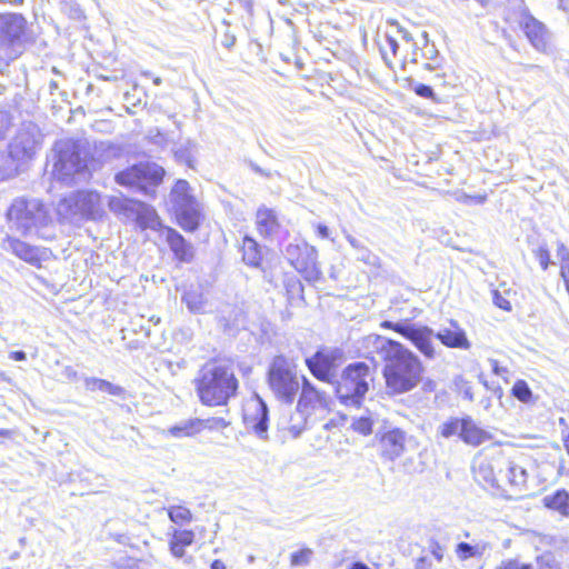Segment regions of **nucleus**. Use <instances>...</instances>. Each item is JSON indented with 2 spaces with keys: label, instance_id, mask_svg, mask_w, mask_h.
Returning <instances> with one entry per match:
<instances>
[{
  "label": "nucleus",
  "instance_id": "nucleus-7",
  "mask_svg": "<svg viewBox=\"0 0 569 569\" xmlns=\"http://www.w3.org/2000/svg\"><path fill=\"white\" fill-rule=\"evenodd\" d=\"M57 212L62 219L70 221L80 218L98 219L103 214V204L99 193L79 191L61 199Z\"/></svg>",
  "mask_w": 569,
  "mask_h": 569
},
{
  "label": "nucleus",
  "instance_id": "nucleus-1",
  "mask_svg": "<svg viewBox=\"0 0 569 569\" xmlns=\"http://www.w3.org/2000/svg\"><path fill=\"white\" fill-rule=\"evenodd\" d=\"M363 343L367 348H373L385 361L383 378L388 393H407L421 382L422 363L402 343L379 335L367 336Z\"/></svg>",
  "mask_w": 569,
  "mask_h": 569
},
{
  "label": "nucleus",
  "instance_id": "nucleus-62",
  "mask_svg": "<svg viewBox=\"0 0 569 569\" xmlns=\"http://www.w3.org/2000/svg\"><path fill=\"white\" fill-rule=\"evenodd\" d=\"M436 389V382L433 380H427L423 383L425 391H433Z\"/></svg>",
  "mask_w": 569,
  "mask_h": 569
},
{
  "label": "nucleus",
  "instance_id": "nucleus-14",
  "mask_svg": "<svg viewBox=\"0 0 569 569\" xmlns=\"http://www.w3.org/2000/svg\"><path fill=\"white\" fill-rule=\"evenodd\" d=\"M301 393L297 408L308 416L318 411H326L329 408V397L326 392L318 390L306 377H302Z\"/></svg>",
  "mask_w": 569,
  "mask_h": 569
},
{
  "label": "nucleus",
  "instance_id": "nucleus-45",
  "mask_svg": "<svg viewBox=\"0 0 569 569\" xmlns=\"http://www.w3.org/2000/svg\"><path fill=\"white\" fill-rule=\"evenodd\" d=\"M312 551L310 549H302L291 555V565L296 567L306 566L310 562Z\"/></svg>",
  "mask_w": 569,
  "mask_h": 569
},
{
  "label": "nucleus",
  "instance_id": "nucleus-29",
  "mask_svg": "<svg viewBox=\"0 0 569 569\" xmlns=\"http://www.w3.org/2000/svg\"><path fill=\"white\" fill-rule=\"evenodd\" d=\"M172 210L197 202L196 198L190 193V186L186 180H179L174 184L170 193Z\"/></svg>",
  "mask_w": 569,
  "mask_h": 569
},
{
  "label": "nucleus",
  "instance_id": "nucleus-5",
  "mask_svg": "<svg viewBox=\"0 0 569 569\" xmlns=\"http://www.w3.org/2000/svg\"><path fill=\"white\" fill-rule=\"evenodd\" d=\"M268 383L273 396L291 405L301 387L296 366L284 357H276L269 368Z\"/></svg>",
  "mask_w": 569,
  "mask_h": 569
},
{
  "label": "nucleus",
  "instance_id": "nucleus-43",
  "mask_svg": "<svg viewBox=\"0 0 569 569\" xmlns=\"http://www.w3.org/2000/svg\"><path fill=\"white\" fill-rule=\"evenodd\" d=\"M227 426L228 422L221 417L200 419L199 433L203 430H222Z\"/></svg>",
  "mask_w": 569,
  "mask_h": 569
},
{
  "label": "nucleus",
  "instance_id": "nucleus-41",
  "mask_svg": "<svg viewBox=\"0 0 569 569\" xmlns=\"http://www.w3.org/2000/svg\"><path fill=\"white\" fill-rule=\"evenodd\" d=\"M170 520L177 525L190 522L192 519L191 511L184 506H171L168 508Z\"/></svg>",
  "mask_w": 569,
  "mask_h": 569
},
{
  "label": "nucleus",
  "instance_id": "nucleus-30",
  "mask_svg": "<svg viewBox=\"0 0 569 569\" xmlns=\"http://www.w3.org/2000/svg\"><path fill=\"white\" fill-rule=\"evenodd\" d=\"M379 48L383 60L390 64L391 58L397 56L399 49V39L390 28V24H388L386 32L379 40Z\"/></svg>",
  "mask_w": 569,
  "mask_h": 569
},
{
  "label": "nucleus",
  "instance_id": "nucleus-51",
  "mask_svg": "<svg viewBox=\"0 0 569 569\" xmlns=\"http://www.w3.org/2000/svg\"><path fill=\"white\" fill-rule=\"evenodd\" d=\"M457 200L462 203H466V204H469V203L482 204L486 202L487 196L486 194L469 196V194L462 193L457 198Z\"/></svg>",
  "mask_w": 569,
  "mask_h": 569
},
{
  "label": "nucleus",
  "instance_id": "nucleus-9",
  "mask_svg": "<svg viewBox=\"0 0 569 569\" xmlns=\"http://www.w3.org/2000/svg\"><path fill=\"white\" fill-rule=\"evenodd\" d=\"M57 159L53 163L52 174L62 182H70L76 176H81L86 167L71 141H60L56 146Z\"/></svg>",
  "mask_w": 569,
  "mask_h": 569
},
{
  "label": "nucleus",
  "instance_id": "nucleus-37",
  "mask_svg": "<svg viewBox=\"0 0 569 569\" xmlns=\"http://www.w3.org/2000/svg\"><path fill=\"white\" fill-rule=\"evenodd\" d=\"M9 248L20 259L34 263L39 260L38 249L18 239H9Z\"/></svg>",
  "mask_w": 569,
  "mask_h": 569
},
{
  "label": "nucleus",
  "instance_id": "nucleus-4",
  "mask_svg": "<svg viewBox=\"0 0 569 569\" xmlns=\"http://www.w3.org/2000/svg\"><path fill=\"white\" fill-rule=\"evenodd\" d=\"M372 380L370 367L363 362L349 365L337 382L336 392L346 406H360Z\"/></svg>",
  "mask_w": 569,
  "mask_h": 569
},
{
  "label": "nucleus",
  "instance_id": "nucleus-35",
  "mask_svg": "<svg viewBox=\"0 0 569 569\" xmlns=\"http://www.w3.org/2000/svg\"><path fill=\"white\" fill-rule=\"evenodd\" d=\"M187 308L193 313H203L207 311L208 299L201 289L189 290L182 297Z\"/></svg>",
  "mask_w": 569,
  "mask_h": 569
},
{
  "label": "nucleus",
  "instance_id": "nucleus-15",
  "mask_svg": "<svg viewBox=\"0 0 569 569\" xmlns=\"http://www.w3.org/2000/svg\"><path fill=\"white\" fill-rule=\"evenodd\" d=\"M336 352L321 350L306 359V365L311 373L325 382H333L337 376Z\"/></svg>",
  "mask_w": 569,
  "mask_h": 569
},
{
  "label": "nucleus",
  "instance_id": "nucleus-34",
  "mask_svg": "<svg viewBox=\"0 0 569 569\" xmlns=\"http://www.w3.org/2000/svg\"><path fill=\"white\" fill-rule=\"evenodd\" d=\"M347 241L350 243V246L356 250V258L357 260L363 262L367 266L370 267H379L380 266V259L377 254L371 252L366 246H363L358 239L355 237L348 234Z\"/></svg>",
  "mask_w": 569,
  "mask_h": 569
},
{
  "label": "nucleus",
  "instance_id": "nucleus-47",
  "mask_svg": "<svg viewBox=\"0 0 569 569\" xmlns=\"http://www.w3.org/2000/svg\"><path fill=\"white\" fill-rule=\"evenodd\" d=\"M409 326H410V322H408V321L392 322V321L386 320L380 323L381 328L393 330V331L398 332L399 335H401L402 337H405V331H408Z\"/></svg>",
  "mask_w": 569,
  "mask_h": 569
},
{
  "label": "nucleus",
  "instance_id": "nucleus-55",
  "mask_svg": "<svg viewBox=\"0 0 569 569\" xmlns=\"http://www.w3.org/2000/svg\"><path fill=\"white\" fill-rule=\"evenodd\" d=\"M431 556L438 561H442L445 556V549L437 542L431 545Z\"/></svg>",
  "mask_w": 569,
  "mask_h": 569
},
{
  "label": "nucleus",
  "instance_id": "nucleus-36",
  "mask_svg": "<svg viewBox=\"0 0 569 569\" xmlns=\"http://www.w3.org/2000/svg\"><path fill=\"white\" fill-rule=\"evenodd\" d=\"M242 259L251 267H259L262 256L259 244L250 237H244L242 241Z\"/></svg>",
  "mask_w": 569,
  "mask_h": 569
},
{
  "label": "nucleus",
  "instance_id": "nucleus-54",
  "mask_svg": "<svg viewBox=\"0 0 569 569\" xmlns=\"http://www.w3.org/2000/svg\"><path fill=\"white\" fill-rule=\"evenodd\" d=\"M416 93L422 98H433V90L426 84H419L415 89Z\"/></svg>",
  "mask_w": 569,
  "mask_h": 569
},
{
  "label": "nucleus",
  "instance_id": "nucleus-18",
  "mask_svg": "<svg viewBox=\"0 0 569 569\" xmlns=\"http://www.w3.org/2000/svg\"><path fill=\"white\" fill-rule=\"evenodd\" d=\"M406 447V433L401 429L395 428L385 432L380 438L381 455L388 460L399 458Z\"/></svg>",
  "mask_w": 569,
  "mask_h": 569
},
{
  "label": "nucleus",
  "instance_id": "nucleus-8",
  "mask_svg": "<svg viewBox=\"0 0 569 569\" xmlns=\"http://www.w3.org/2000/svg\"><path fill=\"white\" fill-rule=\"evenodd\" d=\"M163 176L162 167L153 162H141L117 173L116 181L121 186L137 187L148 193V188L160 183Z\"/></svg>",
  "mask_w": 569,
  "mask_h": 569
},
{
  "label": "nucleus",
  "instance_id": "nucleus-26",
  "mask_svg": "<svg viewBox=\"0 0 569 569\" xmlns=\"http://www.w3.org/2000/svg\"><path fill=\"white\" fill-rule=\"evenodd\" d=\"M256 223L258 231L262 236H272L279 229L277 214L273 210L261 207L257 211Z\"/></svg>",
  "mask_w": 569,
  "mask_h": 569
},
{
  "label": "nucleus",
  "instance_id": "nucleus-33",
  "mask_svg": "<svg viewBox=\"0 0 569 569\" xmlns=\"http://www.w3.org/2000/svg\"><path fill=\"white\" fill-rule=\"evenodd\" d=\"M200 419L192 418L170 427L167 433L173 438L193 437L199 433Z\"/></svg>",
  "mask_w": 569,
  "mask_h": 569
},
{
  "label": "nucleus",
  "instance_id": "nucleus-22",
  "mask_svg": "<svg viewBox=\"0 0 569 569\" xmlns=\"http://www.w3.org/2000/svg\"><path fill=\"white\" fill-rule=\"evenodd\" d=\"M163 230L166 232V240L176 258L180 261H190L192 258V247L174 229L166 227Z\"/></svg>",
  "mask_w": 569,
  "mask_h": 569
},
{
  "label": "nucleus",
  "instance_id": "nucleus-23",
  "mask_svg": "<svg viewBox=\"0 0 569 569\" xmlns=\"http://www.w3.org/2000/svg\"><path fill=\"white\" fill-rule=\"evenodd\" d=\"M491 550V545L485 540H477L472 543L459 542L456 546L455 553L459 561H467L469 559H481L488 551Z\"/></svg>",
  "mask_w": 569,
  "mask_h": 569
},
{
  "label": "nucleus",
  "instance_id": "nucleus-52",
  "mask_svg": "<svg viewBox=\"0 0 569 569\" xmlns=\"http://www.w3.org/2000/svg\"><path fill=\"white\" fill-rule=\"evenodd\" d=\"M557 258L560 260V267L569 264V249L561 242L557 247Z\"/></svg>",
  "mask_w": 569,
  "mask_h": 569
},
{
  "label": "nucleus",
  "instance_id": "nucleus-48",
  "mask_svg": "<svg viewBox=\"0 0 569 569\" xmlns=\"http://www.w3.org/2000/svg\"><path fill=\"white\" fill-rule=\"evenodd\" d=\"M535 256H536L537 260L539 261L540 267L543 270H547L549 264L551 263L548 249L546 247L541 246L537 250H535Z\"/></svg>",
  "mask_w": 569,
  "mask_h": 569
},
{
  "label": "nucleus",
  "instance_id": "nucleus-42",
  "mask_svg": "<svg viewBox=\"0 0 569 569\" xmlns=\"http://www.w3.org/2000/svg\"><path fill=\"white\" fill-rule=\"evenodd\" d=\"M512 395L523 403H529L533 399L532 391L525 380H518L515 382L512 387Z\"/></svg>",
  "mask_w": 569,
  "mask_h": 569
},
{
  "label": "nucleus",
  "instance_id": "nucleus-12",
  "mask_svg": "<svg viewBox=\"0 0 569 569\" xmlns=\"http://www.w3.org/2000/svg\"><path fill=\"white\" fill-rule=\"evenodd\" d=\"M501 458L502 455L477 457L472 466L476 481L485 488H502L500 477Z\"/></svg>",
  "mask_w": 569,
  "mask_h": 569
},
{
  "label": "nucleus",
  "instance_id": "nucleus-44",
  "mask_svg": "<svg viewBox=\"0 0 569 569\" xmlns=\"http://www.w3.org/2000/svg\"><path fill=\"white\" fill-rule=\"evenodd\" d=\"M352 428L363 436L370 435L372 431V420L369 417H360L355 419Z\"/></svg>",
  "mask_w": 569,
  "mask_h": 569
},
{
  "label": "nucleus",
  "instance_id": "nucleus-31",
  "mask_svg": "<svg viewBox=\"0 0 569 569\" xmlns=\"http://www.w3.org/2000/svg\"><path fill=\"white\" fill-rule=\"evenodd\" d=\"M194 533L191 530H174L170 540V551L173 557L182 558L184 556V547L192 545Z\"/></svg>",
  "mask_w": 569,
  "mask_h": 569
},
{
  "label": "nucleus",
  "instance_id": "nucleus-64",
  "mask_svg": "<svg viewBox=\"0 0 569 569\" xmlns=\"http://www.w3.org/2000/svg\"><path fill=\"white\" fill-rule=\"evenodd\" d=\"M349 569H370V568L362 562H355L351 565V567Z\"/></svg>",
  "mask_w": 569,
  "mask_h": 569
},
{
  "label": "nucleus",
  "instance_id": "nucleus-10",
  "mask_svg": "<svg viewBox=\"0 0 569 569\" xmlns=\"http://www.w3.org/2000/svg\"><path fill=\"white\" fill-rule=\"evenodd\" d=\"M288 259L295 269L300 272L309 282H315L321 277L318 266V251L308 243L289 244L286 249Z\"/></svg>",
  "mask_w": 569,
  "mask_h": 569
},
{
  "label": "nucleus",
  "instance_id": "nucleus-28",
  "mask_svg": "<svg viewBox=\"0 0 569 569\" xmlns=\"http://www.w3.org/2000/svg\"><path fill=\"white\" fill-rule=\"evenodd\" d=\"M546 508L560 513L563 517H569V492L565 489H559L542 499Z\"/></svg>",
  "mask_w": 569,
  "mask_h": 569
},
{
  "label": "nucleus",
  "instance_id": "nucleus-57",
  "mask_svg": "<svg viewBox=\"0 0 569 569\" xmlns=\"http://www.w3.org/2000/svg\"><path fill=\"white\" fill-rule=\"evenodd\" d=\"M489 362L495 375L505 377L508 373L507 368L500 367L497 360L490 359Z\"/></svg>",
  "mask_w": 569,
  "mask_h": 569
},
{
  "label": "nucleus",
  "instance_id": "nucleus-27",
  "mask_svg": "<svg viewBox=\"0 0 569 569\" xmlns=\"http://www.w3.org/2000/svg\"><path fill=\"white\" fill-rule=\"evenodd\" d=\"M307 416V413L301 412L297 408V411L292 415L282 416L278 421V427L281 430L288 431L293 438H297L306 428Z\"/></svg>",
  "mask_w": 569,
  "mask_h": 569
},
{
  "label": "nucleus",
  "instance_id": "nucleus-39",
  "mask_svg": "<svg viewBox=\"0 0 569 569\" xmlns=\"http://www.w3.org/2000/svg\"><path fill=\"white\" fill-rule=\"evenodd\" d=\"M196 151H197V144L194 141H192L190 139L180 141L173 150L174 157L179 161L186 162L189 166L194 158Z\"/></svg>",
  "mask_w": 569,
  "mask_h": 569
},
{
  "label": "nucleus",
  "instance_id": "nucleus-38",
  "mask_svg": "<svg viewBox=\"0 0 569 569\" xmlns=\"http://www.w3.org/2000/svg\"><path fill=\"white\" fill-rule=\"evenodd\" d=\"M84 386L90 391L99 390L113 396H120L123 392L121 387L114 386L111 382L99 378H86Z\"/></svg>",
  "mask_w": 569,
  "mask_h": 569
},
{
  "label": "nucleus",
  "instance_id": "nucleus-59",
  "mask_svg": "<svg viewBox=\"0 0 569 569\" xmlns=\"http://www.w3.org/2000/svg\"><path fill=\"white\" fill-rule=\"evenodd\" d=\"M316 231H317V234L322 239L330 238L331 232H330L329 228L325 224H321V223L316 224Z\"/></svg>",
  "mask_w": 569,
  "mask_h": 569
},
{
  "label": "nucleus",
  "instance_id": "nucleus-11",
  "mask_svg": "<svg viewBox=\"0 0 569 569\" xmlns=\"http://www.w3.org/2000/svg\"><path fill=\"white\" fill-rule=\"evenodd\" d=\"M527 461L525 456H517L513 458H501V485L502 487L509 486L512 490L521 492L527 489L528 472Z\"/></svg>",
  "mask_w": 569,
  "mask_h": 569
},
{
  "label": "nucleus",
  "instance_id": "nucleus-3",
  "mask_svg": "<svg viewBox=\"0 0 569 569\" xmlns=\"http://www.w3.org/2000/svg\"><path fill=\"white\" fill-rule=\"evenodd\" d=\"M41 132L32 122L23 123L9 144L10 161L7 168L0 170V179H7L18 173L20 166L30 160L41 143Z\"/></svg>",
  "mask_w": 569,
  "mask_h": 569
},
{
  "label": "nucleus",
  "instance_id": "nucleus-13",
  "mask_svg": "<svg viewBox=\"0 0 569 569\" xmlns=\"http://www.w3.org/2000/svg\"><path fill=\"white\" fill-rule=\"evenodd\" d=\"M246 427L252 430L259 438L266 439L268 431V408L260 398L249 400L243 409Z\"/></svg>",
  "mask_w": 569,
  "mask_h": 569
},
{
  "label": "nucleus",
  "instance_id": "nucleus-53",
  "mask_svg": "<svg viewBox=\"0 0 569 569\" xmlns=\"http://www.w3.org/2000/svg\"><path fill=\"white\" fill-rule=\"evenodd\" d=\"M10 127V118L6 112L0 111V140L6 137Z\"/></svg>",
  "mask_w": 569,
  "mask_h": 569
},
{
  "label": "nucleus",
  "instance_id": "nucleus-21",
  "mask_svg": "<svg viewBox=\"0 0 569 569\" xmlns=\"http://www.w3.org/2000/svg\"><path fill=\"white\" fill-rule=\"evenodd\" d=\"M173 211L179 226L183 230L194 231L198 228L201 218V211L198 201L183 207H178Z\"/></svg>",
  "mask_w": 569,
  "mask_h": 569
},
{
  "label": "nucleus",
  "instance_id": "nucleus-49",
  "mask_svg": "<svg viewBox=\"0 0 569 569\" xmlns=\"http://www.w3.org/2000/svg\"><path fill=\"white\" fill-rule=\"evenodd\" d=\"M388 24H390V28L397 34L398 39H401V40H403L406 42H411L412 41L411 34L407 30H405L398 22H396V21H388Z\"/></svg>",
  "mask_w": 569,
  "mask_h": 569
},
{
  "label": "nucleus",
  "instance_id": "nucleus-63",
  "mask_svg": "<svg viewBox=\"0 0 569 569\" xmlns=\"http://www.w3.org/2000/svg\"><path fill=\"white\" fill-rule=\"evenodd\" d=\"M211 569H226V566L221 560H214L211 563Z\"/></svg>",
  "mask_w": 569,
  "mask_h": 569
},
{
  "label": "nucleus",
  "instance_id": "nucleus-50",
  "mask_svg": "<svg viewBox=\"0 0 569 569\" xmlns=\"http://www.w3.org/2000/svg\"><path fill=\"white\" fill-rule=\"evenodd\" d=\"M492 301L498 308L505 311L511 310L510 301L507 298H505L498 290H495L492 292Z\"/></svg>",
  "mask_w": 569,
  "mask_h": 569
},
{
  "label": "nucleus",
  "instance_id": "nucleus-6",
  "mask_svg": "<svg viewBox=\"0 0 569 569\" xmlns=\"http://www.w3.org/2000/svg\"><path fill=\"white\" fill-rule=\"evenodd\" d=\"M7 218L10 228L22 234L48 223V212L37 199H16L8 209Z\"/></svg>",
  "mask_w": 569,
  "mask_h": 569
},
{
  "label": "nucleus",
  "instance_id": "nucleus-2",
  "mask_svg": "<svg viewBox=\"0 0 569 569\" xmlns=\"http://www.w3.org/2000/svg\"><path fill=\"white\" fill-rule=\"evenodd\" d=\"M196 385L200 400L207 406L224 405L238 389V380L232 369L219 362L206 363Z\"/></svg>",
  "mask_w": 569,
  "mask_h": 569
},
{
  "label": "nucleus",
  "instance_id": "nucleus-16",
  "mask_svg": "<svg viewBox=\"0 0 569 569\" xmlns=\"http://www.w3.org/2000/svg\"><path fill=\"white\" fill-rule=\"evenodd\" d=\"M405 338L428 359H435L437 356L433 338V330L427 326L410 323L408 331H405Z\"/></svg>",
  "mask_w": 569,
  "mask_h": 569
},
{
  "label": "nucleus",
  "instance_id": "nucleus-20",
  "mask_svg": "<svg viewBox=\"0 0 569 569\" xmlns=\"http://www.w3.org/2000/svg\"><path fill=\"white\" fill-rule=\"evenodd\" d=\"M436 338L448 348L469 349L470 343L465 331L456 323L451 322L449 328H442L436 333Z\"/></svg>",
  "mask_w": 569,
  "mask_h": 569
},
{
  "label": "nucleus",
  "instance_id": "nucleus-58",
  "mask_svg": "<svg viewBox=\"0 0 569 569\" xmlns=\"http://www.w3.org/2000/svg\"><path fill=\"white\" fill-rule=\"evenodd\" d=\"M560 277L563 280L567 292L569 293V264L561 266Z\"/></svg>",
  "mask_w": 569,
  "mask_h": 569
},
{
  "label": "nucleus",
  "instance_id": "nucleus-46",
  "mask_svg": "<svg viewBox=\"0 0 569 569\" xmlns=\"http://www.w3.org/2000/svg\"><path fill=\"white\" fill-rule=\"evenodd\" d=\"M539 569H560L555 556L551 552H545L537 558Z\"/></svg>",
  "mask_w": 569,
  "mask_h": 569
},
{
  "label": "nucleus",
  "instance_id": "nucleus-56",
  "mask_svg": "<svg viewBox=\"0 0 569 569\" xmlns=\"http://www.w3.org/2000/svg\"><path fill=\"white\" fill-rule=\"evenodd\" d=\"M500 569H531L529 565H522L516 560L505 562Z\"/></svg>",
  "mask_w": 569,
  "mask_h": 569
},
{
  "label": "nucleus",
  "instance_id": "nucleus-61",
  "mask_svg": "<svg viewBox=\"0 0 569 569\" xmlns=\"http://www.w3.org/2000/svg\"><path fill=\"white\" fill-rule=\"evenodd\" d=\"M10 358L16 361H23L26 360V353L23 351H13L10 353Z\"/></svg>",
  "mask_w": 569,
  "mask_h": 569
},
{
  "label": "nucleus",
  "instance_id": "nucleus-25",
  "mask_svg": "<svg viewBox=\"0 0 569 569\" xmlns=\"http://www.w3.org/2000/svg\"><path fill=\"white\" fill-rule=\"evenodd\" d=\"M136 208L133 217L142 229L159 230L162 228L161 220L152 207L138 201Z\"/></svg>",
  "mask_w": 569,
  "mask_h": 569
},
{
  "label": "nucleus",
  "instance_id": "nucleus-32",
  "mask_svg": "<svg viewBox=\"0 0 569 569\" xmlns=\"http://www.w3.org/2000/svg\"><path fill=\"white\" fill-rule=\"evenodd\" d=\"M138 201L123 198L122 196H113L109 198V209L116 214H121L126 218H133L134 209H137Z\"/></svg>",
  "mask_w": 569,
  "mask_h": 569
},
{
  "label": "nucleus",
  "instance_id": "nucleus-17",
  "mask_svg": "<svg viewBox=\"0 0 569 569\" xmlns=\"http://www.w3.org/2000/svg\"><path fill=\"white\" fill-rule=\"evenodd\" d=\"M26 29V19L18 13L0 14V46H11L20 41Z\"/></svg>",
  "mask_w": 569,
  "mask_h": 569
},
{
  "label": "nucleus",
  "instance_id": "nucleus-60",
  "mask_svg": "<svg viewBox=\"0 0 569 569\" xmlns=\"http://www.w3.org/2000/svg\"><path fill=\"white\" fill-rule=\"evenodd\" d=\"M416 569H431L426 557L418 559Z\"/></svg>",
  "mask_w": 569,
  "mask_h": 569
},
{
  "label": "nucleus",
  "instance_id": "nucleus-24",
  "mask_svg": "<svg viewBox=\"0 0 569 569\" xmlns=\"http://www.w3.org/2000/svg\"><path fill=\"white\" fill-rule=\"evenodd\" d=\"M460 439L467 445L477 447L489 440L490 436L478 427L470 417H465Z\"/></svg>",
  "mask_w": 569,
  "mask_h": 569
},
{
  "label": "nucleus",
  "instance_id": "nucleus-40",
  "mask_svg": "<svg viewBox=\"0 0 569 569\" xmlns=\"http://www.w3.org/2000/svg\"><path fill=\"white\" fill-rule=\"evenodd\" d=\"M463 427V418H450L447 421L442 422L438 428V433L442 438H450L452 436H459L461 433Z\"/></svg>",
  "mask_w": 569,
  "mask_h": 569
},
{
  "label": "nucleus",
  "instance_id": "nucleus-19",
  "mask_svg": "<svg viewBox=\"0 0 569 569\" xmlns=\"http://www.w3.org/2000/svg\"><path fill=\"white\" fill-rule=\"evenodd\" d=\"M521 27L531 42L538 50L545 52L548 49V32L545 26L536 20L532 16L526 14L521 20Z\"/></svg>",
  "mask_w": 569,
  "mask_h": 569
}]
</instances>
